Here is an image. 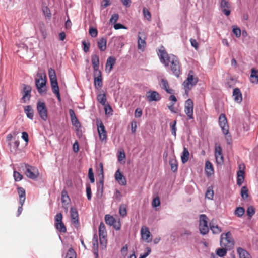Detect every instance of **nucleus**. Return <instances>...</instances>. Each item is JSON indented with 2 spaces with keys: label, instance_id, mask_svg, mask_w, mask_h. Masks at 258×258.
<instances>
[{
  "label": "nucleus",
  "instance_id": "obj_24",
  "mask_svg": "<svg viewBox=\"0 0 258 258\" xmlns=\"http://www.w3.org/2000/svg\"><path fill=\"white\" fill-rule=\"evenodd\" d=\"M205 172L208 177H210L214 174L213 166L209 161H207L205 162Z\"/></svg>",
  "mask_w": 258,
  "mask_h": 258
},
{
  "label": "nucleus",
  "instance_id": "obj_6",
  "mask_svg": "<svg viewBox=\"0 0 258 258\" xmlns=\"http://www.w3.org/2000/svg\"><path fill=\"white\" fill-rule=\"evenodd\" d=\"M37 110L41 119L43 121H46L48 119V114L45 103L40 101H38Z\"/></svg>",
  "mask_w": 258,
  "mask_h": 258
},
{
  "label": "nucleus",
  "instance_id": "obj_54",
  "mask_svg": "<svg viewBox=\"0 0 258 258\" xmlns=\"http://www.w3.org/2000/svg\"><path fill=\"white\" fill-rule=\"evenodd\" d=\"M255 213V209L252 206L248 207L247 209V214L249 217H251Z\"/></svg>",
  "mask_w": 258,
  "mask_h": 258
},
{
  "label": "nucleus",
  "instance_id": "obj_30",
  "mask_svg": "<svg viewBox=\"0 0 258 258\" xmlns=\"http://www.w3.org/2000/svg\"><path fill=\"white\" fill-rule=\"evenodd\" d=\"M24 112L27 116V117L31 119H33L34 116V112L32 107L30 105H27L24 108Z\"/></svg>",
  "mask_w": 258,
  "mask_h": 258
},
{
  "label": "nucleus",
  "instance_id": "obj_38",
  "mask_svg": "<svg viewBox=\"0 0 258 258\" xmlns=\"http://www.w3.org/2000/svg\"><path fill=\"white\" fill-rule=\"evenodd\" d=\"M48 75L50 82L57 80V77L54 69L50 68L48 69Z\"/></svg>",
  "mask_w": 258,
  "mask_h": 258
},
{
  "label": "nucleus",
  "instance_id": "obj_4",
  "mask_svg": "<svg viewBox=\"0 0 258 258\" xmlns=\"http://www.w3.org/2000/svg\"><path fill=\"white\" fill-rule=\"evenodd\" d=\"M208 218L205 214L200 215L199 229L200 233L203 235L207 234L209 231V226H208Z\"/></svg>",
  "mask_w": 258,
  "mask_h": 258
},
{
  "label": "nucleus",
  "instance_id": "obj_39",
  "mask_svg": "<svg viewBox=\"0 0 258 258\" xmlns=\"http://www.w3.org/2000/svg\"><path fill=\"white\" fill-rule=\"evenodd\" d=\"M119 213L121 217H124L127 215L126 206L124 204H121L119 208Z\"/></svg>",
  "mask_w": 258,
  "mask_h": 258
},
{
  "label": "nucleus",
  "instance_id": "obj_47",
  "mask_svg": "<svg viewBox=\"0 0 258 258\" xmlns=\"http://www.w3.org/2000/svg\"><path fill=\"white\" fill-rule=\"evenodd\" d=\"M99 236H106L105 227L104 224L101 222L99 226Z\"/></svg>",
  "mask_w": 258,
  "mask_h": 258
},
{
  "label": "nucleus",
  "instance_id": "obj_27",
  "mask_svg": "<svg viewBox=\"0 0 258 258\" xmlns=\"http://www.w3.org/2000/svg\"><path fill=\"white\" fill-rule=\"evenodd\" d=\"M250 81L254 84L258 83V70L255 68L251 69Z\"/></svg>",
  "mask_w": 258,
  "mask_h": 258
},
{
  "label": "nucleus",
  "instance_id": "obj_29",
  "mask_svg": "<svg viewBox=\"0 0 258 258\" xmlns=\"http://www.w3.org/2000/svg\"><path fill=\"white\" fill-rule=\"evenodd\" d=\"M245 172L244 170H239L237 172V184L241 186L244 181V175Z\"/></svg>",
  "mask_w": 258,
  "mask_h": 258
},
{
  "label": "nucleus",
  "instance_id": "obj_42",
  "mask_svg": "<svg viewBox=\"0 0 258 258\" xmlns=\"http://www.w3.org/2000/svg\"><path fill=\"white\" fill-rule=\"evenodd\" d=\"M97 100L102 105H104L106 102V97L105 93L100 94L97 96Z\"/></svg>",
  "mask_w": 258,
  "mask_h": 258
},
{
  "label": "nucleus",
  "instance_id": "obj_34",
  "mask_svg": "<svg viewBox=\"0 0 258 258\" xmlns=\"http://www.w3.org/2000/svg\"><path fill=\"white\" fill-rule=\"evenodd\" d=\"M38 26L43 38L45 39L47 37V34L44 23L43 22H40Z\"/></svg>",
  "mask_w": 258,
  "mask_h": 258
},
{
  "label": "nucleus",
  "instance_id": "obj_37",
  "mask_svg": "<svg viewBox=\"0 0 258 258\" xmlns=\"http://www.w3.org/2000/svg\"><path fill=\"white\" fill-rule=\"evenodd\" d=\"M55 227L60 232L65 233L67 231L66 227L62 222L55 223Z\"/></svg>",
  "mask_w": 258,
  "mask_h": 258
},
{
  "label": "nucleus",
  "instance_id": "obj_35",
  "mask_svg": "<svg viewBox=\"0 0 258 258\" xmlns=\"http://www.w3.org/2000/svg\"><path fill=\"white\" fill-rule=\"evenodd\" d=\"M20 142L19 140H15L13 142H10L8 143V145L10 147L11 152H16L19 146Z\"/></svg>",
  "mask_w": 258,
  "mask_h": 258
},
{
  "label": "nucleus",
  "instance_id": "obj_15",
  "mask_svg": "<svg viewBox=\"0 0 258 258\" xmlns=\"http://www.w3.org/2000/svg\"><path fill=\"white\" fill-rule=\"evenodd\" d=\"M220 8L222 12L227 16L230 14V5L228 1L222 0L220 3Z\"/></svg>",
  "mask_w": 258,
  "mask_h": 258
},
{
  "label": "nucleus",
  "instance_id": "obj_23",
  "mask_svg": "<svg viewBox=\"0 0 258 258\" xmlns=\"http://www.w3.org/2000/svg\"><path fill=\"white\" fill-rule=\"evenodd\" d=\"M150 94L147 96L149 101H157L161 99V97L158 92L155 91H150Z\"/></svg>",
  "mask_w": 258,
  "mask_h": 258
},
{
  "label": "nucleus",
  "instance_id": "obj_44",
  "mask_svg": "<svg viewBox=\"0 0 258 258\" xmlns=\"http://www.w3.org/2000/svg\"><path fill=\"white\" fill-rule=\"evenodd\" d=\"M176 123H177L176 120H174L172 122H170V124H169L170 127L171 128V134L173 135V136H174L175 137L176 136V131H177V128L176 126Z\"/></svg>",
  "mask_w": 258,
  "mask_h": 258
},
{
  "label": "nucleus",
  "instance_id": "obj_13",
  "mask_svg": "<svg viewBox=\"0 0 258 258\" xmlns=\"http://www.w3.org/2000/svg\"><path fill=\"white\" fill-rule=\"evenodd\" d=\"M69 112L72 125L77 128V134H78L79 128L81 127V124L76 116L74 111L72 109H70Z\"/></svg>",
  "mask_w": 258,
  "mask_h": 258
},
{
  "label": "nucleus",
  "instance_id": "obj_3",
  "mask_svg": "<svg viewBox=\"0 0 258 258\" xmlns=\"http://www.w3.org/2000/svg\"><path fill=\"white\" fill-rule=\"evenodd\" d=\"M220 244L222 246L231 249L234 245V240L231 236V233L228 231L221 235Z\"/></svg>",
  "mask_w": 258,
  "mask_h": 258
},
{
  "label": "nucleus",
  "instance_id": "obj_45",
  "mask_svg": "<svg viewBox=\"0 0 258 258\" xmlns=\"http://www.w3.org/2000/svg\"><path fill=\"white\" fill-rule=\"evenodd\" d=\"M229 249L225 247L224 248H218L216 250V253L218 256L220 257H223L226 254L227 251Z\"/></svg>",
  "mask_w": 258,
  "mask_h": 258
},
{
  "label": "nucleus",
  "instance_id": "obj_59",
  "mask_svg": "<svg viewBox=\"0 0 258 258\" xmlns=\"http://www.w3.org/2000/svg\"><path fill=\"white\" fill-rule=\"evenodd\" d=\"M89 33L92 37H96L98 34V31L97 29L91 27L89 30Z\"/></svg>",
  "mask_w": 258,
  "mask_h": 258
},
{
  "label": "nucleus",
  "instance_id": "obj_17",
  "mask_svg": "<svg viewBox=\"0 0 258 258\" xmlns=\"http://www.w3.org/2000/svg\"><path fill=\"white\" fill-rule=\"evenodd\" d=\"M115 179L120 185H126V179L119 169H118L115 173Z\"/></svg>",
  "mask_w": 258,
  "mask_h": 258
},
{
  "label": "nucleus",
  "instance_id": "obj_10",
  "mask_svg": "<svg viewBox=\"0 0 258 258\" xmlns=\"http://www.w3.org/2000/svg\"><path fill=\"white\" fill-rule=\"evenodd\" d=\"M100 169H101V174L102 175V179H100L98 183H97V192H96V196L98 198H102L103 196V190H104V179H103V164L100 163L99 164Z\"/></svg>",
  "mask_w": 258,
  "mask_h": 258
},
{
  "label": "nucleus",
  "instance_id": "obj_40",
  "mask_svg": "<svg viewBox=\"0 0 258 258\" xmlns=\"http://www.w3.org/2000/svg\"><path fill=\"white\" fill-rule=\"evenodd\" d=\"M214 197V191L212 186H209L207 188L205 193V197L209 200H212Z\"/></svg>",
  "mask_w": 258,
  "mask_h": 258
},
{
  "label": "nucleus",
  "instance_id": "obj_19",
  "mask_svg": "<svg viewBox=\"0 0 258 258\" xmlns=\"http://www.w3.org/2000/svg\"><path fill=\"white\" fill-rule=\"evenodd\" d=\"M159 85L161 88L164 90L167 93L170 94L174 93V90L169 88V85L167 80L164 78L161 79L159 82Z\"/></svg>",
  "mask_w": 258,
  "mask_h": 258
},
{
  "label": "nucleus",
  "instance_id": "obj_33",
  "mask_svg": "<svg viewBox=\"0 0 258 258\" xmlns=\"http://www.w3.org/2000/svg\"><path fill=\"white\" fill-rule=\"evenodd\" d=\"M209 227L213 233L219 234L221 232V228L218 225H215L213 221L209 223Z\"/></svg>",
  "mask_w": 258,
  "mask_h": 258
},
{
  "label": "nucleus",
  "instance_id": "obj_9",
  "mask_svg": "<svg viewBox=\"0 0 258 258\" xmlns=\"http://www.w3.org/2000/svg\"><path fill=\"white\" fill-rule=\"evenodd\" d=\"M219 125L221 127L223 133L224 135H227L229 134V126L228 124L227 118L224 114L222 113L219 117Z\"/></svg>",
  "mask_w": 258,
  "mask_h": 258
},
{
  "label": "nucleus",
  "instance_id": "obj_58",
  "mask_svg": "<svg viewBox=\"0 0 258 258\" xmlns=\"http://www.w3.org/2000/svg\"><path fill=\"white\" fill-rule=\"evenodd\" d=\"M82 44L83 46V51H84V52H88L89 51V48L90 46V42H86L85 41H83L82 42Z\"/></svg>",
  "mask_w": 258,
  "mask_h": 258
},
{
  "label": "nucleus",
  "instance_id": "obj_16",
  "mask_svg": "<svg viewBox=\"0 0 258 258\" xmlns=\"http://www.w3.org/2000/svg\"><path fill=\"white\" fill-rule=\"evenodd\" d=\"M71 217L72 223L76 227L79 225L78 213L76 208L72 207L70 208Z\"/></svg>",
  "mask_w": 258,
  "mask_h": 258
},
{
  "label": "nucleus",
  "instance_id": "obj_55",
  "mask_svg": "<svg viewBox=\"0 0 258 258\" xmlns=\"http://www.w3.org/2000/svg\"><path fill=\"white\" fill-rule=\"evenodd\" d=\"M86 194H87V199L89 201H90L91 200V197H92V191H91V186L89 183H88L86 185Z\"/></svg>",
  "mask_w": 258,
  "mask_h": 258
},
{
  "label": "nucleus",
  "instance_id": "obj_43",
  "mask_svg": "<svg viewBox=\"0 0 258 258\" xmlns=\"http://www.w3.org/2000/svg\"><path fill=\"white\" fill-rule=\"evenodd\" d=\"M52 90L54 94L59 92L57 81L50 82Z\"/></svg>",
  "mask_w": 258,
  "mask_h": 258
},
{
  "label": "nucleus",
  "instance_id": "obj_14",
  "mask_svg": "<svg viewBox=\"0 0 258 258\" xmlns=\"http://www.w3.org/2000/svg\"><path fill=\"white\" fill-rule=\"evenodd\" d=\"M146 46V37L144 32H139L138 35V48L144 50Z\"/></svg>",
  "mask_w": 258,
  "mask_h": 258
},
{
  "label": "nucleus",
  "instance_id": "obj_8",
  "mask_svg": "<svg viewBox=\"0 0 258 258\" xmlns=\"http://www.w3.org/2000/svg\"><path fill=\"white\" fill-rule=\"evenodd\" d=\"M96 125L98 132L99 137L101 142H106L107 139V133L105 127L100 119L96 120Z\"/></svg>",
  "mask_w": 258,
  "mask_h": 258
},
{
  "label": "nucleus",
  "instance_id": "obj_18",
  "mask_svg": "<svg viewBox=\"0 0 258 258\" xmlns=\"http://www.w3.org/2000/svg\"><path fill=\"white\" fill-rule=\"evenodd\" d=\"M141 234L142 239L147 242L149 243L152 241V238H150L151 235L148 227H145L144 229L142 227L141 230Z\"/></svg>",
  "mask_w": 258,
  "mask_h": 258
},
{
  "label": "nucleus",
  "instance_id": "obj_28",
  "mask_svg": "<svg viewBox=\"0 0 258 258\" xmlns=\"http://www.w3.org/2000/svg\"><path fill=\"white\" fill-rule=\"evenodd\" d=\"M17 192L19 197V203H24L26 199L25 190L23 187H18Z\"/></svg>",
  "mask_w": 258,
  "mask_h": 258
},
{
  "label": "nucleus",
  "instance_id": "obj_52",
  "mask_svg": "<svg viewBox=\"0 0 258 258\" xmlns=\"http://www.w3.org/2000/svg\"><path fill=\"white\" fill-rule=\"evenodd\" d=\"M143 13L145 18L147 20L150 21L151 19V15L149 11L145 7L143 9Z\"/></svg>",
  "mask_w": 258,
  "mask_h": 258
},
{
  "label": "nucleus",
  "instance_id": "obj_49",
  "mask_svg": "<svg viewBox=\"0 0 258 258\" xmlns=\"http://www.w3.org/2000/svg\"><path fill=\"white\" fill-rule=\"evenodd\" d=\"M66 258H76V253L73 248H70L69 249Z\"/></svg>",
  "mask_w": 258,
  "mask_h": 258
},
{
  "label": "nucleus",
  "instance_id": "obj_46",
  "mask_svg": "<svg viewBox=\"0 0 258 258\" xmlns=\"http://www.w3.org/2000/svg\"><path fill=\"white\" fill-rule=\"evenodd\" d=\"M245 212V209L241 207H237L235 210V215L238 217H241L243 216Z\"/></svg>",
  "mask_w": 258,
  "mask_h": 258
},
{
  "label": "nucleus",
  "instance_id": "obj_56",
  "mask_svg": "<svg viewBox=\"0 0 258 258\" xmlns=\"http://www.w3.org/2000/svg\"><path fill=\"white\" fill-rule=\"evenodd\" d=\"M100 244L102 247V249L106 248L107 244V239L106 236H99Z\"/></svg>",
  "mask_w": 258,
  "mask_h": 258
},
{
  "label": "nucleus",
  "instance_id": "obj_22",
  "mask_svg": "<svg viewBox=\"0 0 258 258\" xmlns=\"http://www.w3.org/2000/svg\"><path fill=\"white\" fill-rule=\"evenodd\" d=\"M197 82L198 79L194 78V76L189 73L188 75L187 79L184 81L183 85L185 87L189 88V85H191V86L195 85Z\"/></svg>",
  "mask_w": 258,
  "mask_h": 258
},
{
  "label": "nucleus",
  "instance_id": "obj_60",
  "mask_svg": "<svg viewBox=\"0 0 258 258\" xmlns=\"http://www.w3.org/2000/svg\"><path fill=\"white\" fill-rule=\"evenodd\" d=\"M152 206L153 207H157L160 205V201L159 197L157 196L154 198L152 203Z\"/></svg>",
  "mask_w": 258,
  "mask_h": 258
},
{
  "label": "nucleus",
  "instance_id": "obj_36",
  "mask_svg": "<svg viewBox=\"0 0 258 258\" xmlns=\"http://www.w3.org/2000/svg\"><path fill=\"white\" fill-rule=\"evenodd\" d=\"M70 201L68 192L66 190L61 191V202L63 204H68Z\"/></svg>",
  "mask_w": 258,
  "mask_h": 258
},
{
  "label": "nucleus",
  "instance_id": "obj_62",
  "mask_svg": "<svg viewBox=\"0 0 258 258\" xmlns=\"http://www.w3.org/2000/svg\"><path fill=\"white\" fill-rule=\"evenodd\" d=\"M88 177L91 183H93L95 181L94 176L92 168H89L88 171Z\"/></svg>",
  "mask_w": 258,
  "mask_h": 258
},
{
  "label": "nucleus",
  "instance_id": "obj_61",
  "mask_svg": "<svg viewBox=\"0 0 258 258\" xmlns=\"http://www.w3.org/2000/svg\"><path fill=\"white\" fill-rule=\"evenodd\" d=\"M104 110L105 114L107 115H112V109L109 105H107L105 106Z\"/></svg>",
  "mask_w": 258,
  "mask_h": 258
},
{
  "label": "nucleus",
  "instance_id": "obj_41",
  "mask_svg": "<svg viewBox=\"0 0 258 258\" xmlns=\"http://www.w3.org/2000/svg\"><path fill=\"white\" fill-rule=\"evenodd\" d=\"M116 219L112 216L110 215H106L105 216V221L107 224L111 226L114 223Z\"/></svg>",
  "mask_w": 258,
  "mask_h": 258
},
{
  "label": "nucleus",
  "instance_id": "obj_5",
  "mask_svg": "<svg viewBox=\"0 0 258 258\" xmlns=\"http://www.w3.org/2000/svg\"><path fill=\"white\" fill-rule=\"evenodd\" d=\"M37 76L39 78L35 79V84L38 92L40 94L45 93L46 92V81L43 79V74L38 73Z\"/></svg>",
  "mask_w": 258,
  "mask_h": 258
},
{
  "label": "nucleus",
  "instance_id": "obj_26",
  "mask_svg": "<svg viewBox=\"0 0 258 258\" xmlns=\"http://www.w3.org/2000/svg\"><path fill=\"white\" fill-rule=\"evenodd\" d=\"M116 60V58L113 56H110L107 58L105 64V68L106 69H107V68L109 67V72H111V71L112 70L113 66L115 64Z\"/></svg>",
  "mask_w": 258,
  "mask_h": 258
},
{
  "label": "nucleus",
  "instance_id": "obj_2",
  "mask_svg": "<svg viewBox=\"0 0 258 258\" xmlns=\"http://www.w3.org/2000/svg\"><path fill=\"white\" fill-rule=\"evenodd\" d=\"M91 61L94 70L93 76L94 85L97 89H98L101 88L103 85L101 72L100 70L99 69V56L96 54L92 55Z\"/></svg>",
  "mask_w": 258,
  "mask_h": 258
},
{
  "label": "nucleus",
  "instance_id": "obj_7",
  "mask_svg": "<svg viewBox=\"0 0 258 258\" xmlns=\"http://www.w3.org/2000/svg\"><path fill=\"white\" fill-rule=\"evenodd\" d=\"M25 166L26 168L25 174L29 178L35 180L38 177V170L35 167L27 164H25Z\"/></svg>",
  "mask_w": 258,
  "mask_h": 258
},
{
  "label": "nucleus",
  "instance_id": "obj_48",
  "mask_svg": "<svg viewBox=\"0 0 258 258\" xmlns=\"http://www.w3.org/2000/svg\"><path fill=\"white\" fill-rule=\"evenodd\" d=\"M169 164L171 167V170L173 172H176L178 169V165L176 160H171L169 161Z\"/></svg>",
  "mask_w": 258,
  "mask_h": 258
},
{
  "label": "nucleus",
  "instance_id": "obj_11",
  "mask_svg": "<svg viewBox=\"0 0 258 258\" xmlns=\"http://www.w3.org/2000/svg\"><path fill=\"white\" fill-rule=\"evenodd\" d=\"M194 103L191 99H188L185 102L184 112L189 119H194L193 116Z\"/></svg>",
  "mask_w": 258,
  "mask_h": 258
},
{
  "label": "nucleus",
  "instance_id": "obj_25",
  "mask_svg": "<svg viewBox=\"0 0 258 258\" xmlns=\"http://www.w3.org/2000/svg\"><path fill=\"white\" fill-rule=\"evenodd\" d=\"M237 252L239 255V258H251L249 252L241 247H239L237 248Z\"/></svg>",
  "mask_w": 258,
  "mask_h": 258
},
{
  "label": "nucleus",
  "instance_id": "obj_31",
  "mask_svg": "<svg viewBox=\"0 0 258 258\" xmlns=\"http://www.w3.org/2000/svg\"><path fill=\"white\" fill-rule=\"evenodd\" d=\"M97 45L101 51H104L106 49V39L105 38H101L97 42Z\"/></svg>",
  "mask_w": 258,
  "mask_h": 258
},
{
  "label": "nucleus",
  "instance_id": "obj_50",
  "mask_svg": "<svg viewBox=\"0 0 258 258\" xmlns=\"http://www.w3.org/2000/svg\"><path fill=\"white\" fill-rule=\"evenodd\" d=\"M241 196L243 199H245L248 198V189L246 186H243L241 189L240 192Z\"/></svg>",
  "mask_w": 258,
  "mask_h": 258
},
{
  "label": "nucleus",
  "instance_id": "obj_1",
  "mask_svg": "<svg viewBox=\"0 0 258 258\" xmlns=\"http://www.w3.org/2000/svg\"><path fill=\"white\" fill-rule=\"evenodd\" d=\"M160 62L165 67H168L170 63V70L176 77L181 74V66L178 58L173 54H168L163 46H161L158 53Z\"/></svg>",
  "mask_w": 258,
  "mask_h": 258
},
{
  "label": "nucleus",
  "instance_id": "obj_53",
  "mask_svg": "<svg viewBox=\"0 0 258 258\" xmlns=\"http://www.w3.org/2000/svg\"><path fill=\"white\" fill-rule=\"evenodd\" d=\"M216 162L217 164L221 165L223 164L224 162V157L223 154L221 155H215Z\"/></svg>",
  "mask_w": 258,
  "mask_h": 258
},
{
  "label": "nucleus",
  "instance_id": "obj_21",
  "mask_svg": "<svg viewBox=\"0 0 258 258\" xmlns=\"http://www.w3.org/2000/svg\"><path fill=\"white\" fill-rule=\"evenodd\" d=\"M233 97L234 100L238 103H240L242 101V95L241 91L238 88H235L233 90Z\"/></svg>",
  "mask_w": 258,
  "mask_h": 258
},
{
  "label": "nucleus",
  "instance_id": "obj_20",
  "mask_svg": "<svg viewBox=\"0 0 258 258\" xmlns=\"http://www.w3.org/2000/svg\"><path fill=\"white\" fill-rule=\"evenodd\" d=\"M92 249L93 253L95 256V258H98V236L96 234H94L92 238Z\"/></svg>",
  "mask_w": 258,
  "mask_h": 258
},
{
  "label": "nucleus",
  "instance_id": "obj_51",
  "mask_svg": "<svg viewBox=\"0 0 258 258\" xmlns=\"http://www.w3.org/2000/svg\"><path fill=\"white\" fill-rule=\"evenodd\" d=\"M13 177L15 181L16 182H18L22 179L23 175L19 172L14 170L13 172Z\"/></svg>",
  "mask_w": 258,
  "mask_h": 258
},
{
  "label": "nucleus",
  "instance_id": "obj_57",
  "mask_svg": "<svg viewBox=\"0 0 258 258\" xmlns=\"http://www.w3.org/2000/svg\"><path fill=\"white\" fill-rule=\"evenodd\" d=\"M232 32L236 36V37L239 38L241 36V30L237 27H233L232 29Z\"/></svg>",
  "mask_w": 258,
  "mask_h": 258
},
{
  "label": "nucleus",
  "instance_id": "obj_32",
  "mask_svg": "<svg viewBox=\"0 0 258 258\" xmlns=\"http://www.w3.org/2000/svg\"><path fill=\"white\" fill-rule=\"evenodd\" d=\"M189 153L188 149L184 147L183 152L181 155V161L183 164L186 163L189 159Z\"/></svg>",
  "mask_w": 258,
  "mask_h": 258
},
{
  "label": "nucleus",
  "instance_id": "obj_64",
  "mask_svg": "<svg viewBox=\"0 0 258 258\" xmlns=\"http://www.w3.org/2000/svg\"><path fill=\"white\" fill-rule=\"evenodd\" d=\"M42 11H43L44 14L45 16H46L48 17H50V16H51L50 10H49V9L48 8V7H47V6L43 7L42 8Z\"/></svg>",
  "mask_w": 258,
  "mask_h": 258
},
{
  "label": "nucleus",
  "instance_id": "obj_63",
  "mask_svg": "<svg viewBox=\"0 0 258 258\" xmlns=\"http://www.w3.org/2000/svg\"><path fill=\"white\" fill-rule=\"evenodd\" d=\"M119 15L117 13L113 14L110 19V22L111 23L115 24L116 21L118 20Z\"/></svg>",
  "mask_w": 258,
  "mask_h": 258
},
{
  "label": "nucleus",
  "instance_id": "obj_12",
  "mask_svg": "<svg viewBox=\"0 0 258 258\" xmlns=\"http://www.w3.org/2000/svg\"><path fill=\"white\" fill-rule=\"evenodd\" d=\"M23 88L22 91L23 94L22 100L24 102H26L27 101H29L31 97V92L32 88L30 86L28 85L23 84Z\"/></svg>",
  "mask_w": 258,
  "mask_h": 258
}]
</instances>
